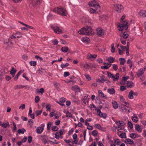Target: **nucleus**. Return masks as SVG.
<instances>
[{
  "label": "nucleus",
  "mask_w": 146,
  "mask_h": 146,
  "mask_svg": "<svg viewBox=\"0 0 146 146\" xmlns=\"http://www.w3.org/2000/svg\"><path fill=\"white\" fill-rule=\"evenodd\" d=\"M95 110L97 112L98 114L100 116L104 118H106L107 116V114L105 113H102L100 110L96 109H95Z\"/></svg>",
  "instance_id": "obj_10"
},
{
  "label": "nucleus",
  "mask_w": 146,
  "mask_h": 146,
  "mask_svg": "<svg viewBox=\"0 0 146 146\" xmlns=\"http://www.w3.org/2000/svg\"><path fill=\"white\" fill-rule=\"evenodd\" d=\"M40 72L42 73H44L46 72L45 70L42 68H40L38 71V72Z\"/></svg>",
  "instance_id": "obj_63"
},
{
  "label": "nucleus",
  "mask_w": 146,
  "mask_h": 146,
  "mask_svg": "<svg viewBox=\"0 0 146 146\" xmlns=\"http://www.w3.org/2000/svg\"><path fill=\"white\" fill-rule=\"evenodd\" d=\"M51 139L52 140H53L54 142H52V141H50L49 140V141L50 143H51L52 144H58L59 143L58 142H57L56 141L55 139L54 138H51Z\"/></svg>",
  "instance_id": "obj_40"
},
{
  "label": "nucleus",
  "mask_w": 146,
  "mask_h": 146,
  "mask_svg": "<svg viewBox=\"0 0 146 146\" xmlns=\"http://www.w3.org/2000/svg\"><path fill=\"white\" fill-rule=\"evenodd\" d=\"M1 126L3 127L6 128L9 126V122H7L6 123L2 124Z\"/></svg>",
  "instance_id": "obj_38"
},
{
  "label": "nucleus",
  "mask_w": 146,
  "mask_h": 146,
  "mask_svg": "<svg viewBox=\"0 0 146 146\" xmlns=\"http://www.w3.org/2000/svg\"><path fill=\"white\" fill-rule=\"evenodd\" d=\"M128 27V23L126 21L123 20V19H121V23L119 24L118 28L119 31H122L123 29L126 30Z\"/></svg>",
  "instance_id": "obj_1"
},
{
  "label": "nucleus",
  "mask_w": 146,
  "mask_h": 146,
  "mask_svg": "<svg viewBox=\"0 0 146 146\" xmlns=\"http://www.w3.org/2000/svg\"><path fill=\"white\" fill-rule=\"evenodd\" d=\"M99 8H95L94 7L90 8L89 9V11L91 13H98V11H97Z\"/></svg>",
  "instance_id": "obj_20"
},
{
  "label": "nucleus",
  "mask_w": 146,
  "mask_h": 146,
  "mask_svg": "<svg viewBox=\"0 0 146 146\" xmlns=\"http://www.w3.org/2000/svg\"><path fill=\"white\" fill-rule=\"evenodd\" d=\"M52 130L54 131H56L58 130V128L56 126H53L52 127Z\"/></svg>",
  "instance_id": "obj_50"
},
{
  "label": "nucleus",
  "mask_w": 146,
  "mask_h": 146,
  "mask_svg": "<svg viewBox=\"0 0 146 146\" xmlns=\"http://www.w3.org/2000/svg\"><path fill=\"white\" fill-rule=\"evenodd\" d=\"M55 138L57 139H59L60 137V134H59V133L57 132L55 134Z\"/></svg>",
  "instance_id": "obj_58"
},
{
  "label": "nucleus",
  "mask_w": 146,
  "mask_h": 146,
  "mask_svg": "<svg viewBox=\"0 0 146 146\" xmlns=\"http://www.w3.org/2000/svg\"><path fill=\"white\" fill-rule=\"evenodd\" d=\"M139 14L140 16L143 17H146V11H141L139 12Z\"/></svg>",
  "instance_id": "obj_24"
},
{
  "label": "nucleus",
  "mask_w": 146,
  "mask_h": 146,
  "mask_svg": "<svg viewBox=\"0 0 146 146\" xmlns=\"http://www.w3.org/2000/svg\"><path fill=\"white\" fill-rule=\"evenodd\" d=\"M84 76L85 77L86 79L88 81H90L91 80V78L90 76L87 74H85L84 75Z\"/></svg>",
  "instance_id": "obj_39"
},
{
  "label": "nucleus",
  "mask_w": 146,
  "mask_h": 146,
  "mask_svg": "<svg viewBox=\"0 0 146 146\" xmlns=\"http://www.w3.org/2000/svg\"><path fill=\"white\" fill-rule=\"evenodd\" d=\"M120 40L121 41V42L123 44L125 45L126 44V40H123V38H121Z\"/></svg>",
  "instance_id": "obj_55"
},
{
  "label": "nucleus",
  "mask_w": 146,
  "mask_h": 146,
  "mask_svg": "<svg viewBox=\"0 0 146 146\" xmlns=\"http://www.w3.org/2000/svg\"><path fill=\"white\" fill-rule=\"evenodd\" d=\"M41 139L42 141L45 144L47 143V140L48 139V137L46 136L45 135H42L41 136Z\"/></svg>",
  "instance_id": "obj_15"
},
{
  "label": "nucleus",
  "mask_w": 146,
  "mask_h": 146,
  "mask_svg": "<svg viewBox=\"0 0 146 146\" xmlns=\"http://www.w3.org/2000/svg\"><path fill=\"white\" fill-rule=\"evenodd\" d=\"M119 60L120 61V64L121 65H123L125 62V60L124 58H119Z\"/></svg>",
  "instance_id": "obj_33"
},
{
  "label": "nucleus",
  "mask_w": 146,
  "mask_h": 146,
  "mask_svg": "<svg viewBox=\"0 0 146 146\" xmlns=\"http://www.w3.org/2000/svg\"><path fill=\"white\" fill-rule=\"evenodd\" d=\"M28 142L29 143H31L32 141V137L31 136H29L28 137Z\"/></svg>",
  "instance_id": "obj_49"
},
{
  "label": "nucleus",
  "mask_w": 146,
  "mask_h": 146,
  "mask_svg": "<svg viewBox=\"0 0 146 146\" xmlns=\"http://www.w3.org/2000/svg\"><path fill=\"white\" fill-rule=\"evenodd\" d=\"M51 105L50 104H47L46 107V109L49 111H50Z\"/></svg>",
  "instance_id": "obj_60"
},
{
  "label": "nucleus",
  "mask_w": 146,
  "mask_h": 146,
  "mask_svg": "<svg viewBox=\"0 0 146 146\" xmlns=\"http://www.w3.org/2000/svg\"><path fill=\"white\" fill-rule=\"evenodd\" d=\"M126 84V86H127V87L130 88L132 87L133 84V82L131 81H127Z\"/></svg>",
  "instance_id": "obj_31"
},
{
  "label": "nucleus",
  "mask_w": 146,
  "mask_h": 146,
  "mask_svg": "<svg viewBox=\"0 0 146 146\" xmlns=\"http://www.w3.org/2000/svg\"><path fill=\"white\" fill-rule=\"evenodd\" d=\"M127 104H123L121 103V109L122 112L124 113H128L131 111H130V108L127 105Z\"/></svg>",
  "instance_id": "obj_3"
},
{
  "label": "nucleus",
  "mask_w": 146,
  "mask_h": 146,
  "mask_svg": "<svg viewBox=\"0 0 146 146\" xmlns=\"http://www.w3.org/2000/svg\"><path fill=\"white\" fill-rule=\"evenodd\" d=\"M96 31L97 35L100 37L103 36L105 33L104 31L100 28H98Z\"/></svg>",
  "instance_id": "obj_9"
},
{
  "label": "nucleus",
  "mask_w": 146,
  "mask_h": 146,
  "mask_svg": "<svg viewBox=\"0 0 146 146\" xmlns=\"http://www.w3.org/2000/svg\"><path fill=\"white\" fill-rule=\"evenodd\" d=\"M129 35L125 33H124L123 34V38L124 39H126L128 37Z\"/></svg>",
  "instance_id": "obj_52"
},
{
  "label": "nucleus",
  "mask_w": 146,
  "mask_h": 146,
  "mask_svg": "<svg viewBox=\"0 0 146 146\" xmlns=\"http://www.w3.org/2000/svg\"><path fill=\"white\" fill-rule=\"evenodd\" d=\"M52 125V123L50 122L48 123L47 124V129L49 130L50 129V127Z\"/></svg>",
  "instance_id": "obj_62"
},
{
  "label": "nucleus",
  "mask_w": 146,
  "mask_h": 146,
  "mask_svg": "<svg viewBox=\"0 0 146 146\" xmlns=\"http://www.w3.org/2000/svg\"><path fill=\"white\" fill-rule=\"evenodd\" d=\"M113 68L115 71H116L117 70L118 68V67L117 65L115 64H113Z\"/></svg>",
  "instance_id": "obj_61"
},
{
  "label": "nucleus",
  "mask_w": 146,
  "mask_h": 146,
  "mask_svg": "<svg viewBox=\"0 0 146 146\" xmlns=\"http://www.w3.org/2000/svg\"><path fill=\"white\" fill-rule=\"evenodd\" d=\"M29 63L31 66H35L36 65V62L35 61H31Z\"/></svg>",
  "instance_id": "obj_44"
},
{
  "label": "nucleus",
  "mask_w": 146,
  "mask_h": 146,
  "mask_svg": "<svg viewBox=\"0 0 146 146\" xmlns=\"http://www.w3.org/2000/svg\"><path fill=\"white\" fill-rule=\"evenodd\" d=\"M92 134L93 136H96L98 135V132L97 131L94 130L92 132Z\"/></svg>",
  "instance_id": "obj_54"
},
{
  "label": "nucleus",
  "mask_w": 146,
  "mask_h": 146,
  "mask_svg": "<svg viewBox=\"0 0 146 146\" xmlns=\"http://www.w3.org/2000/svg\"><path fill=\"white\" fill-rule=\"evenodd\" d=\"M114 143L115 145H119L121 143V141L118 139H117L114 140Z\"/></svg>",
  "instance_id": "obj_41"
},
{
  "label": "nucleus",
  "mask_w": 146,
  "mask_h": 146,
  "mask_svg": "<svg viewBox=\"0 0 146 146\" xmlns=\"http://www.w3.org/2000/svg\"><path fill=\"white\" fill-rule=\"evenodd\" d=\"M78 32L80 34L84 35H86V34H87V33L86 31L85 27L82 28L78 31Z\"/></svg>",
  "instance_id": "obj_16"
},
{
  "label": "nucleus",
  "mask_w": 146,
  "mask_h": 146,
  "mask_svg": "<svg viewBox=\"0 0 146 146\" xmlns=\"http://www.w3.org/2000/svg\"><path fill=\"white\" fill-rule=\"evenodd\" d=\"M99 95L100 96L102 97V98H106V95H105L102 92L101 90H99L98 91Z\"/></svg>",
  "instance_id": "obj_25"
},
{
  "label": "nucleus",
  "mask_w": 146,
  "mask_h": 146,
  "mask_svg": "<svg viewBox=\"0 0 146 146\" xmlns=\"http://www.w3.org/2000/svg\"><path fill=\"white\" fill-rule=\"evenodd\" d=\"M86 31L87 33L86 35H90L92 34V30L91 27L88 26L85 27Z\"/></svg>",
  "instance_id": "obj_14"
},
{
  "label": "nucleus",
  "mask_w": 146,
  "mask_h": 146,
  "mask_svg": "<svg viewBox=\"0 0 146 146\" xmlns=\"http://www.w3.org/2000/svg\"><path fill=\"white\" fill-rule=\"evenodd\" d=\"M53 11H55L59 14L63 16H66L67 15V11L66 9L64 8H56L53 10Z\"/></svg>",
  "instance_id": "obj_2"
},
{
  "label": "nucleus",
  "mask_w": 146,
  "mask_h": 146,
  "mask_svg": "<svg viewBox=\"0 0 146 146\" xmlns=\"http://www.w3.org/2000/svg\"><path fill=\"white\" fill-rule=\"evenodd\" d=\"M128 97L129 99H133V91L131 90L128 94Z\"/></svg>",
  "instance_id": "obj_28"
},
{
  "label": "nucleus",
  "mask_w": 146,
  "mask_h": 146,
  "mask_svg": "<svg viewBox=\"0 0 146 146\" xmlns=\"http://www.w3.org/2000/svg\"><path fill=\"white\" fill-rule=\"evenodd\" d=\"M87 58L93 61L94 59L96 58L97 57V55L96 54H92L89 53L86 55Z\"/></svg>",
  "instance_id": "obj_8"
},
{
  "label": "nucleus",
  "mask_w": 146,
  "mask_h": 146,
  "mask_svg": "<svg viewBox=\"0 0 146 146\" xmlns=\"http://www.w3.org/2000/svg\"><path fill=\"white\" fill-rule=\"evenodd\" d=\"M135 128L137 131L141 133L142 132L143 129V126L138 124H135Z\"/></svg>",
  "instance_id": "obj_12"
},
{
  "label": "nucleus",
  "mask_w": 146,
  "mask_h": 146,
  "mask_svg": "<svg viewBox=\"0 0 146 146\" xmlns=\"http://www.w3.org/2000/svg\"><path fill=\"white\" fill-rule=\"evenodd\" d=\"M114 6L118 12H121L123 9V7L121 5L116 4H115Z\"/></svg>",
  "instance_id": "obj_6"
},
{
  "label": "nucleus",
  "mask_w": 146,
  "mask_h": 146,
  "mask_svg": "<svg viewBox=\"0 0 146 146\" xmlns=\"http://www.w3.org/2000/svg\"><path fill=\"white\" fill-rule=\"evenodd\" d=\"M132 120L135 123H137L138 121V118L136 114H134V116L131 117Z\"/></svg>",
  "instance_id": "obj_29"
},
{
  "label": "nucleus",
  "mask_w": 146,
  "mask_h": 146,
  "mask_svg": "<svg viewBox=\"0 0 146 146\" xmlns=\"http://www.w3.org/2000/svg\"><path fill=\"white\" fill-rule=\"evenodd\" d=\"M113 108L115 109H117L118 108V105L117 103L115 101H113L111 103Z\"/></svg>",
  "instance_id": "obj_27"
},
{
  "label": "nucleus",
  "mask_w": 146,
  "mask_h": 146,
  "mask_svg": "<svg viewBox=\"0 0 146 146\" xmlns=\"http://www.w3.org/2000/svg\"><path fill=\"white\" fill-rule=\"evenodd\" d=\"M126 87L125 86H121L120 90L121 92H123L126 89Z\"/></svg>",
  "instance_id": "obj_48"
},
{
  "label": "nucleus",
  "mask_w": 146,
  "mask_h": 146,
  "mask_svg": "<svg viewBox=\"0 0 146 146\" xmlns=\"http://www.w3.org/2000/svg\"><path fill=\"white\" fill-rule=\"evenodd\" d=\"M115 123L117 125V127L119 128L120 127L123 126L124 125V123L122 121H118L115 122Z\"/></svg>",
  "instance_id": "obj_19"
},
{
  "label": "nucleus",
  "mask_w": 146,
  "mask_h": 146,
  "mask_svg": "<svg viewBox=\"0 0 146 146\" xmlns=\"http://www.w3.org/2000/svg\"><path fill=\"white\" fill-rule=\"evenodd\" d=\"M25 104H22L19 107V109L23 110L25 108Z\"/></svg>",
  "instance_id": "obj_56"
},
{
  "label": "nucleus",
  "mask_w": 146,
  "mask_h": 146,
  "mask_svg": "<svg viewBox=\"0 0 146 146\" xmlns=\"http://www.w3.org/2000/svg\"><path fill=\"white\" fill-rule=\"evenodd\" d=\"M50 27L56 33L60 34L63 33L62 30L58 27L54 26L53 25H50Z\"/></svg>",
  "instance_id": "obj_5"
},
{
  "label": "nucleus",
  "mask_w": 146,
  "mask_h": 146,
  "mask_svg": "<svg viewBox=\"0 0 146 146\" xmlns=\"http://www.w3.org/2000/svg\"><path fill=\"white\" fill-rule=\"evenodd\" d=\"M17 72V70L13 67H12L10 71V74L13 77L15 76V74Z\"/></svg>",
  "instance_id": "obj_22"
},
{
  "label": "nucleus",
  "mask_w": 146,
  "mask_h": 146,
  "mask_svg": "<svg viewBox=\"0 0 146 146\" xmlns=\"http://www.w3.org/2000/svg\"><path fill=\"white\" fill-rule=\"evenodd\" d=\"M88 5L90 6L94 7L95 8H100V6L99 5V4L95 0H94L89 2L88 3Z\"/></svg>",
  "instance_id": "obj_4"
},
{
  "label": "nucleus",
  "mask_w": 146,
  "mask_h": 146,
  "mask_svg": "<svg viewBox=\"0 0 146 146\" xmlns=\"http://www.w3.org/2000/svg\"><path fill=\"white\" fill-rule=\"evenodd\" d=\"M94 126L99 129H100V128L101 127L100 125L99 124H95Z\"/></svg>",
  "instance_id": "obj_64"
},
{
  "label": "nucleus",
  "mask_w": 146,
  "mask_h": 146,
  "mask_svg": "<svg viewBox=\"0 0 146 146\" xmlns=\"http://www.w3.org/2000/svg\"><path fill=\"white\" fill-rule=\"evenodd\" d=\"M66 101V99L64 97H62L60 98L58 102L60 103H63L64 102Z\"/></svg>",
  "instance_id": "obj_46"
},
{
  "label": "nucleus",
  "mask_w": 146,
  "mask_h": 146,
  "mask_svg": "<svg viewBox=\"0 0 146 146\" xmlns=\"http://www.w3.org/2000/svg\"><path fill=\"white\" fill-rule=\"evenodd\" d=\"M108 92L111 94H113L115 92V90L113 88L108 89Z\"/></svg>",
  "instance_id": "obj_30"
},
{
  "label": "nucleus",
  "mask_w": 146,
  "mask_h": 146,
  "mask_svg": "<svg viewBox=\"0 0 146 146\" xmlns=\"http://www.w3.org/2000/svg\"><path fill=\"white\" fill-rule=\"evenodd\" d=\"M72 90L76 92H79L80 89L77 86L75 85L73 86L72 87Z\"/></svg>",
  "instance_id": "obj_23"
},
{
  "label": "nucleus",
  "mask_w": 146,
  "mask_h": 146,
  "mask_svg": "<svg viewBox=\"0 0 146 146\" xmlns=\"http://www.w3.org/2000/svg\"><path fill=\"white\" fill-rule=\"evenodd\" d=\"M146 69V66H144L143 68H141L139 69L138 71L136 72V75L138 77H139L140 76L144 74V72L145 70Z\"/></svg>",
  "instance_id": "obj_7"
},
{
  "label": "nucleus",
  "mask_w": 146,
  "mask_h": 146,
  "mask_svg": "<svg viewBox=\"0 0 146 146\" xmlns=\"http://www.w3.org/2000/svg\"><path fill=\"white\" fill-rule=\"evenodd\" d=\"M72 114L69 112V111H67L66 113V117H72Z\"/></svg>",
  "instance_id": "obj_53"
},
{
  "label": "nucleus",
  "mask_w": 146,
  "mask_h": 146,
  "mask_svg": "<svg viewBox=\"0 0 146 146\" xmlns=\"http://www.w3.org/2000/svg\"><path fill=\"white\" fill-rule=\"evenodd\" d=\"M15 37L17 38H19L21 37L22 34H21L20 32H17L15 34Z\"/></svg>",
  "instance_id": "obj_34"
},
{
  "label": "nucleus",
  "mask_w": 146,
  "mask_h": 146,
  "mask_svg": "<svg viewBox=\"0 0 146 146\" xmlns=\"http://www.w3.org/2000/svg\"><path fill=\"white\" fill-rule=\"evenodd\" d=\"M40 100V99L39 96H37L35 97V102L37 103H38V102Z\"/></svg>",
  "instance_id": "obj_57"
},
{
  "label": "nucleus",
  "mask_w": 146,
  "mask_h": 146,
  "mask_svg": "<svg viewBox=\"0 0 146 146\" xmlns=\"http://www.w3.org/2000/svg\"><path fill=\"white\" fill-rule=\"evenodd\" d=\"M44 126V124H42L41 125V127H38L36 129L37 133L39 134H41L43 131Z\"/></svg>",
  "instance_id": "obj_11"
},
{
  "label": "nucleus",
  "mask_w": 146,
  "mask_h": 146,
  "mask_svg": "<svg viewBox=\"0 0 146 146\" xmlns=\"http://www.w3.org/2000/svg\"><path fill=\"white\" fill-rule=\"evenodd\" d=\"M42 112V110H37L35 111L36 115L37 116H38L40 115Z\"/></svg>",
  "instance_id": "obj_43"
},
{
  "label": "nucleus",
  "mask_w": 146,
  "mask_h": 146,
  "mask_svg": "<svg viewBox=\"0 0 146 146\" xmlns=\"http://www.w3.org/2000/svg\"><path fill=\"white\" fill-rule=\"evenodd\" d=\"M8 70L7 68L4 67L2 68L0 71V74L1 75H3L4 76V75L8 72Z\"/></svg>",
  "instance_id": "obj_13"
},
{
  "label": "nucleus",
  "mask_w": 146,
  "mask_h": 146,
  "mask_svg": "<svg viewBox=\"0 0 146 146\" xmlns=\"http://www.w3.org/2000/svg\"><path fill=\"white\" fill-rule=\"evenodd\" d=\"M119 74L118 73H117L115 76L113 75V80L114 81L117 80L119 79Z\"/></svg>",
  "instance_id": "obj_32"
},
{
  "label": "nucleus",
  "mask_w": 146,
  "mask_h": 146,
  "mask_svg": "<svg viewBox=\"0 0 146 146\" xmlns=\"http://www.w3.org/2000/svg\"><path fill=\"white\" fill-rule=\"evenodd\" d=\"M115 58L111 56H110L108 59V61L110 63H112L114 62Z\"/></svg>",
  "instance_id": "obj_36"
},
{
  "label": "nucleus",
  "mask_w": 146,
  "mask_h": 146,
  "mask_svg": "<svg viewBox=\"0 0 146 146\" xmlns=\"http://www.w3.org/2000/svg\"><path fill=\"white\" fill-rule=\"evenodd\" d=\"M119 136L121 138H126V133H121L119 135Z\"/></svg>",
  "instance_id": "obj_37"
},
{
  "label": "nucleus",
  "mask_w": 146,
  "mask_h": 146,
  "mask_svg": "<svg viewBox=\"0 0 146 146\" xmlns=\"http://www.w3.org/2000/svg\"><path fill=\"white\" fill-rule=\"evenodd\" d=\"M130 137L132 139H135L137 137V135L135 133H131L130 134Z\"/></svg>",
  "instance_id": "obj_42"
},
{
  "label": "nucleus",
  "mask_w": 146,
  "mask_h": 146,
  "mask_svg": "<svg viewBox=\"0 0 146 146\" xmlns=\"http://www.w3.org/2000/svg\"><path fill=\"white\" fill-rule=\"evenodd\" d=\"M125 143L127 144L132 145L134 143L133 141L129 139H127L125 141Z\"/></svg>",
  "instance_id": "obj_21"
},
{
  "label": "nucleus",
  "mask_w": 146,
  "mask_h": 146,
  "mask_svg": "<svg viewBox=\"0 0 146 146\" xmlns=\"http://www.w3.org/2000/svg\"><path fill=\"white\" fill-rule=\"evenodd\" d=\"M31 3L33 6L36 4H39L42 2V0H31Z\"/></svg>",
  "instance_id": "obj_18"
},
{
  "label": "nucleus",
  "mask_w": 146,
  "mask_h": 146,
  "mask_svg": "<svg viewBox=\"0 0 146 146\" xmlns=\"http://www.w3.org/2000/svg\"><path fill=\"white\" fill-rule=\"evenodd\" d=\"M69 64L68 63H66L65 64H61L60 65V67L62 68H63L66 67L68 66Z\"/></svg>",
  "instance_id": "obj_51"
},
{
  "label": "nucleus",
  "mask_w": 146,
  "mask_h": 146,
  "mask_svg": "<svg viewBox=\"0 0 146 146\" xmlns=\"http://www.w3.org/2000/svg\"><path fill=\"white\" fill-rule=\"evenodd\" d=\"M26 131V130L25 129H24L23 130L22 129H19L18 130V132L19 133H22L24 134V132Z\"/></svg>",
  "instance_id": "obj_45"
},
{
  "label": "nucleus",
  "mask_w": 146,
  "mask_h": 146,
  "mask_svg": "<svg viewBox=\"0 0 146 146\" xmlns=\"http://www.w3.org/2000/svg\"><path fill=\"white\" fill-rule=\"evenodd\" d=\"M68 50V47L66 46L62 47L61 49V50L62 51L64 52H67Z\"/></svg>",
  "instance_id": "obj_35"
},
{
  "label": "nucleus",
  "mask_w": 146,
  "mask_h": 146,
  "mask_svg": "<svg viewBox=\"0 0 146 146\" xmlns=\"http://www.w3.org/2000/svg\"><path fill=\"white\" fill-rule=\"evenodd\" d=\"M82 41L88 44L90 42V39L89 38L86 36L84 37H82L81 39Z\"/></svg>",
  "instance_id": "obj_17"
},
{
  "label": "nucleus",
  "mask_w": 146,
  "mask_h": 146,
  "mask_svg": "<svg viewBox=\"0 0 146 146\" xmlns=\"http://www.w3.org/2000/svg\"><path fill=\"white\" fill-rule=\"evenodd\" d=\"M119 97L120 101L123 103H124L123 104H128V105H129V103L125 102V99L123 98L122 96H120Z\"/></svg>",
  "instance_id": "obj_26"
},
{
  "label": "nucleus",
  "mask_w": 146,
  "mask_h": 146,
  "mask_svg": "<svg viewBox=\"0 0 146 146\" xmlns=\"http://www.w3.org/2000/svg\"><path fill=\"white\" fill-rule=\"evenodd\" d=\"M127 125L128 127H129L131 129H132L133 127V125L132 123L131 122L129 121L127 123Z\"/></svg>",
  "instance_id": "obj_47"
},
{
  "label": "nucleus",
  "mask_w": 146,
  "mask_h": 146,
  "mask_svg": "<svg viewBox=\"0 0 146 146\" xmlns=\"http://www.w3.org/2000/svg\"><path fill=\"white\" fill-rule=\"evenodd\" d=\"M107 74L108 77H109L110 78H113L114 75L113 74H111L109 72H107Z\"/></svg>",
  "instance_id": "obj_59"
}]
</instances>
